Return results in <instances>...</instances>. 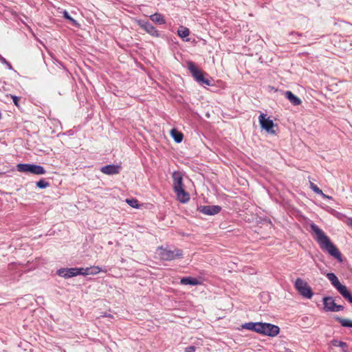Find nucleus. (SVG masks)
<instances>
[{
  "instance_id": "nucleus-19",
  "label": "nucleus",
  "mask_w": 352,
  "mask_h": 352,
  "mask_svg": "<svg viewBox=\"0 0 352 352\" xmlns=\"http://www.w3.org/2000/svg\"><path fill=\"white\" fill-rule=\"evenodd\" d=\"M171 135L177 143L181 142L184 138L183 134L177 131L175 129L171 130Z\"/></svg>"
},
{
  "instance_id": "nucleus-34",
  "label": "nucleus",
  "mask_w": 352,
  "mask_h": 352,
  "mask_svg": "<svg viewBox=\"0 0 352 352\" xmlns=\"http://www.w3.org/2000/svg\"><path fill=\"white\" fill-rule=\"evenodd\" d=\"M349 225H350V226H351V228H352V219H350Z\"/></svg>"
},
{
  "instance_id": "nucleus-13",
  "label": "nucleus",
  "mask_w": 352,
  "mask_h": 352,
  "mask_svg": "<svg viewBox=\"0 0 352 352\" xmlns=\"http://www.w3.org/2000/svg\"><path fill=\"white\" fill-rule=\"evenodd\" d=\"M120 166L118 165H107L101 168L100 171L106 175L118 174L120 172Z\"/></svg>"
},
{
  "instance_id": "nucleus-24",
  "label": "nucleus",
  "mask_w": 352,
  "mask_h": 352,
  "mask_svg": "<svg viewBox=\"0 0 352 352\" xmlns=\"http://www.w3.org/2000/svg\"><path fill=\"white\" fill-rule=\"evenodd\" d=\"M310 188L317 194L322 195L324 198L331 199V197H329L324 195L322 191L314 183L310 182Z\"/></svg>"
},
{
  "instance_id": "nucleus-31",
  "label": "nucleus",
  "mask_w": 352,
  "mask_h": 352,
  "mask_svg": "<svg viewBox=\"0 0 352 352\" xmlns=\"http://www.w3.org/2000/svg\"><path fill=\"white\" fill-rule=\"evenodd\" d=\"M64 17L65 19H67L73 21L74 23L76 22V21L69 15V14H68V12L67 11L64 12Z\"/></svg>"
},
{
  "instance_id": "nucleus-11",
  "label": "nucleus",
  "mask_w": 352,
  "mask_h": 352,
  "mask_svg": "<svg viewBox=\"0 0 352 352\" xmlns=\"http://www.w3.org/2000/svg\"><path fill=\"white\" fill-rule=\"evenodd\" d=\"M259 122L261 126V127L264 129H265L267 132L274 133V131L272 130L274 124V122L270 120V118H265V115L263 113H261L259 117Z\"/></svg>"
},
{
  "instance_id": "nucleus-12",
  "label": "nucleus",
  "mask_w": 352,
  "mask_h": 352,
  "mask_svg": "<svg viewBox=\"0 0 352 352\" xmlns=\"http://www.w3.org/2000/svg\"><path fill=\"white\" fill-rule=\"evenodd\" d=\"M199 211L207 215H214L221 211V207L219 206H202L199 208Z\"/></svg>"
},
{
  "instance_id": "nucleus-28",
  "label": "nucleus",
  "mask_w": 352,
  "mask_h": 352,
  "mask_svg": "<svg viewBox=\"0 0 352 352\" xmlns=\"http://www.w3.org/2000/svg\"><path fill=\"white\" fill-rule=\"evenodd\" d=\"M100 272H107V270H102L98 266H93L91 272V275H96L98 274Z\"/></svg>"
},
{
  "instance_id": "nucleus-2",
  "label": "nucleus",
  "mask_w": 352,
  "mask_h": 352,
  "mask_svg": "<svg viewBox=\"0 0 352 352\" xmlns=\"http://www.w3.org/2000/svg\"><path fill=\"white\" fill-rule=\"evenodd\" d=\"M173 190L178 201L181 203H186L190 199L189 194L185 191L183 184V175L181 172L175 171L173 173Z\"/></svg>"
},
{
  "instance_id": "nucleus-15",
  "label": "nucleus",
  "mask_w": 352,
  "mask_h": 352,
  "mask_svg": "<svg viewBox=\"0 0 352 352\" xmlns=\"http://www.w3.org/2000/svg\"><path fill=\"white\" fill-rule=\"evenodd\" d=\"M285 96L286 98L294 106L300 105L302 103L301 100L295 96L291 91H287Z\"/></svg>"
},
{
  "instance_id": "nucleus-3",
  "label": "nucleus",
  "mask_w": 352,
  "mask_h": 352,
  "mask_svg": "<svg viewBox=\"0 0 352 352\" xmlns=\"http://www.w3.org/2000/svg\"><path fill=\"white\" fill-rule=\"evenodd\" d=\"M327 278L331 283L332 285L338 291L343 298L352 303V295L348 288L340 283L338 277L333 273H327Z\"/></svg>"
},
{
  "instance_id": "nucleus-29",
  "label": "nucleus",
  "mask_w": 352,
  "mask_h": 352,
  "mask_svg": "<svg viewBox=\"0 0 352 352\" xmlns=\"http://www.w3.org/2000/svg\"><path fill=\"white\" fill-rule=\"evenodd\" d=\"M10 96L12 98L14 105L16 106L17 107H19V102L20 100V98L18 96H13V95H10Z\"/></svg>"
},
{
  "instance_id": "nucleus-5",
  "label": "nucleus",
  "mask_w": 352,
  "mask_h": 352,
  "mask_svg": "<svg viewBox=\"0 0 352 352\" xmlns=\"http://www.w3.org/2000/svg\"><path fill=\"white\" fill-rule=\"evenodd\" d=\"M158 250L160 258L164 261H172L177 258H182L183 255L182 250L179 249L170 250L161 247L159 248Z\"/></svg>"
},
{
  "instance_id": "nucleus-17",
  "label": "nucleus",
  "mask_w": 352,
  "mask_h": 352,
  "mask_svg": "<svg viewBox=\"0 0 352 352\" xmlns=\"http://www.w3.org/2000/svg\"><path fill=\"white\" fill-rule=\"evenodd\" d=\"M150 19L153 22L158 24H164L166 23L164 16L160 13H155L154 14L151 15Z\"/></svg>"
},
{
  "instance_id": "nucleus-32",
  "label": "nucleus",
  "mask_w": 352,
  "mask_h": 352,
  "mask_svg": "<svg viewBox=\"0 0 352 352\" xmlns=\"http://www.w3.org/2000/svg\"><path fill=\"white\" fill-rule=\"evenodd\" d=\"M186 352H195V347L194 346H190L185 349Z\"/></svg>"
},
{
  "instance_id": "nucleus-1",
  "label": "nucleus",
  "mask_w": 352,
  "mask_h": 352,
  "mask_svg": "<svg viewBox=\"0 0 352 352\" xmlns=\"http://www.w3.org/2000/svg\"><path fill=\"white\" fill-rule=\"evenodd\" d=\"M311 230L316 234V240L318 243L320 248L327 251L331 256L336 258L338 261L342 262V254L337 247L331 241L329 236L319 228L316 224L312 223L310 226Z\"/></svg>"
},
{
  "instance_id": "nucleus-23",
  "label": "nucleus",
  "mask_w": 352,
  "mask_h": 352,
  "mask_svg": "<svg viewBox=\"0 0 352 352\" xmlns=\"http://www.w3.org/2000/svg\"><path fill=\"white\" fill-rule=\"evenodd\" d=\"M310 188L317 194L322 195L324 198L331 199V197H329L324 195L322 191L314 183L310 182Z\"/></svg>"
},
{
  "instance_id": "nucleus-26",
  "label": "nucleus",
  "mask_w": 352,
  "mask_h": 352,
  "mask_svg": "<svg viewBox=\"0 0 352 352\" xmlns=\"http://www.w3.org/2000/svg\"><path fill=\"white\" fill-rule=\"evenodd\" d=\"M50 186L47 182H45L43 179L36 182V186L39 188H45Z\"/></svg>"
},
{
  "instance_id": "nucleus-6",
  "label": "nucleus",
  "mask_w": 352,
  "mask_h": 352,
  "mask_svg": "<svg viewBox=\"0 0 352 352\" xmlns=\"http://www.w3.org/2000/svg\"><path fill=\"white\" fill-rule=\"evenodd\" d=\"M17 170L19 172L30 173L38 175H44L46 173L43 166L30 164H19L17 165Z\"/></svg>"
},
{
  "instance_id": "nucleus-20",
  "label": "nucleus",
  "mask_w": 352,
  "mask_h": 352,
  "mask_svg": "<svg viewBox=\"0 0 352 352\" xmlns=\"http://www.w3.org/2000/svg\"><path fill=\"white\" fill-rule=\"evenodd\" d=\"M259 323L260 322H248L243 324L242 327L244 329L252 330L258 333L257 329L258 328Z\"/></svg>"
},
{
  "instance_id": "nucleus-16",
  "label": "nucleus",
  "mask_w": 352,
  "mask_h": 352,
  "mask_svg": "<svg viewBox=\"0 0 352 352\" xmlns=\"http://www.w3.org/2000/svg\"><path fill=\"white\" fill-rule=\"evenodd\" d=\"M331 342L332 346L341 348L342 352L348 351V346L346 342L337 340H333Z\"/></svg>"
},
{
  "instance_id": "nucleus-7",
  "label": "nucleus",
  "mask_w": 352,
  "mask_h": 352,
  "mask_svg": "<svg viewBox=\"0 0 352 352\" xmlns=\"http://www.w3.org/2000/svg\"><path fill=\"white\" fill-rule=\"evenodd\" d=\"M257 330L259 333L272 337L277 336L280 331V329L278 326L262 322L259 323Z\"/></svg>"
},
{
  "instance_id": "nucleus-8",
  "label": "nucleus",
  "mask_w": 352,
  "mask_h": 352,
  "mask_svg": "<svg viewBox=\"0 0 352 352\" xmlns=\"http://www.w3.org/2000/svg\"><path fill=\"white\" fill-rule=\"evenodd\" d=\"M188 68L197 82L206 85H210V81L205 78L203 72L196 67L194 63L189 62L188 63Z\"/></svg>"
},
{
  "instance_id": "nucleus-30",
  "label": "nucleus",
  "mask_w": 352,
  "mask_h": 352,
  "mask_svg": "<svg viewBox=\"0 0 352 352\" xmlns=\"http://www.w3.org/2000/svg\"><path fill=\"white\" fill-rule=\"evenodd\" d=\"M343 309H344V307L342 305H338L336 304L333 311L337 312V311H342Z\"/></svg>"
},
{
  "instance_id": "nucleus-25",
  "label": "nucleus",
  "mask_w": 352,
  "mask_h": 352,
  "mask_svg": "<svg viewBox=\"0 0 352 352\" xmlns=\"http://www.w3.org/2000/svg\"><path fill=\"white\" fill-rule=\"evenodd\" d=\"M126 202L132 208H138V201L136 199H126Z\"/></svg>"
},
{
  "instance_id": "nucleus-9",
  "label": "nucleus",
  "mask_w": 352,
  "mask_h": 352,
  "mask_svg": "<svg viewBox=\"0 0 352 352\" xmlns=\"http://www.w3.org/2000/svg\"><path fill=\"white\" fill-rule=\"evenodd\" d=\"M137 23L138 25L146 31L148 34L154 37L159 36L158 31L148 21L138 20Z\"/></svg>"
},
{
  "instance_id": "nucleus-18",
  "label": "nucleus",
  "mask_w": 352,
  "mask_h": 352,
  "mask_svg": "<svg viewBox=\"0 0 352 352\" xmlns=\"http://www.w3.org/2000/svg\"><path fill=\"white\" fill-rule=\"evenodd\" d=\"M180 283L182 285H197L199 283V280L197 278L191 277H184L181 279Z\"/></svg>"
},
{
  "instance_id": "nucleus-33",
  "label": "nucleus",
  "mask_w": 352,
  "mask_h": 352,
  "mask_svg": "<svg viewBox=\"0 0 352 352\" xmlns=\"http://www.w3.org/2000/svg\"><path fill=\"white\" fill-rule=\"evenodd\" d=\"M104 316H107L108 318H112L113 317L111 314L104 315Z\"/></svg>"
},
{
  "instance_id": "nucleus-14",
  "label": "nucleus",
  "mask_w": 352,
  "mask_h": 352,
  "mask_svg": "<svg viewBox=\"0 0 352 352\" xmlns=\"http://www.w3.org/2000/svg\"><path fill=\"white\" fill-rule=\"evenodd\" d=\"M324 309L326 311H333L336 302L332 297H324L323 298Z\"/></svg>"
},
{
  "instance_id": "nucleus-22",
  "label": "nucleus",
  "mask_w": 352,
  "mask_h": 352,
  "mask_svg": "<svg viewBox=\"0 0 352 352\" xmlns=\"http://www.w3.org/2000/svg\"><path fill=\"white\" fill-rule=\"evenodd\" d=\"M177 34L180 37L185 38L189 36L190 30L186 27L180 26L177 30Z\"/></svg>"
},
{
  "instance_id": "nucleus-21",
  "label": "nucleus",
  "mask_w": 352,
  "mask_h": 352,
  "mask_svg": "<svg viewBox=\"0 0 352 352\" xmlns=\"http://www.w3.org/2000/svg\"><path fill=\"white\" fill-rule=\"evenodd\" d=\"M336 320L339 322L342 327H352V320L346 319V318H342L340 317H336Z\"/></svg>"
},
{
  "instance_id": "nucleus-4",
  "label": "nucleus",
  "mask_w": 352,
  "mask_h": 352,
  "mask_svg": "<svg viewBox=\"0 0 352 352\" xmlns=\"http://www.w3.org/2000/svg\"><path fill=\"white\" fill-rule=\"evenodd\" d=\"M294 287L298 293L307 299H311L314 295L311 287L308 283L300 278L296 280Z\"/></svg>"
},
{
  "instance_id": "nucleus-10",
  "label": "nucleus",
  "mask_w": 352,
  "mask_h": 352,
  "mask_svg": "<svg viewBox=\"0 0 352 352\" xmlns=\"http://www.w3.org/2000/svg\"><path fill=\"white\" fill-rule=\"evenodd\" d=\"M79 268L72 267L69 269L61 268L58 270L57 274L65 278H71L80 274Z\"/></svg>"
},
{
  "instance_id": "nucleus-27",
  "label": "nucleus",
  "mask_w": 352,
  "mask_h": 352,
  "mask_svg": "<svg viewBox=\"0 0 352 352\" xmlns=\"http://www.w3.org/2000/svg\"><path fill=\"white\" fill-rule=\"evenodd\" d=\"M79 270H80L79 271H80V275H83V276L89 275V274H91L92 267H87V268L81 267V268H79Z\"/></svg>"
}]
</instances>
